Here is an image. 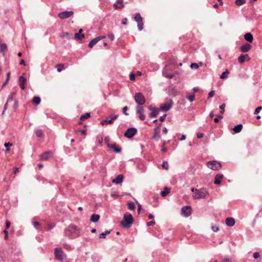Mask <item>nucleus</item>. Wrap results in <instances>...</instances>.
<instances>
[{
  "mask_svg": "<svg viewBox=\"0 0 262 262\" xmlns=\"http://www.w3.org/2000/svg\"><path fill=\"white\" fill-rule=\"evenodd\" d=\"M80 229L74 225H70L65 230L66 235L70 238L73 239L79 236Z\"/></svg>",
  "mask_w": 262,
  "mask_h": 262,
  "instance_id": "obj_1",
  "label": "nucleus"
},
{
  "mask_svg": "<svg viewBox=\"0 0 262 262\" xmlns=\"http://www.w3.org/2000/svg\"><path fill=\"white\" fill-rule=\"evenodd\" d=\"M209 193L207 190L205 188L196 189L195 192L193 193V198L194 199L199 200L207 198Z\"/></svg>",
  "mask_w": 262,
  "mask_h": 262,
  "instance_id": "obj_2",
  "label": "nucleus"
},
{
  "mask_svg": "<svg viewBox=\"0 0 262 262\" xmlns=\"http://www.w3.org/2000/svg\"><path fill=\"white\" fill-rule=\"evenodd\" d=\"M133 223L132 215L129 212H126L124 214L123 219L121 222V225L124 228H129Z\"/></svg>",
  "mask_w": 262,
  "mask_h": 262,
  "instance_id": "obj_3",
  "label": "nucleus"
},
{
  "mask_svg": "<svg viewBox=\"0 0 262 262\" xmlns=\"http://www.w3.org/2000/svg\"><path fill=\"white\" fill-rule=\"evenodd\" d=\"M55 258L60 262H64L66 255L64 254L63 251L60 248H56L55 249Z\"/></svg>",
  "mask_w": 262,
  "mask_h": 262,
  "instance_id": "obj_4",
  "label": "nucleus"
},
{
  "mask_svg": "<svg viewBox=\"0 0 262 262\" xmlns=\"http://www.w3.org/2000/svg\"><path fill=\"white\" fill-rule=\"evenodd\" d=\"M134 99L139 106L143 105L145 103V99L141 93H137L135 94Z\"/></svg>",
  "mask_w": 262,
  "mask_h": 262,
  "instance_id": "obj_5",
  "label": "nucleus"
},
{
  "mask_svg": "<svg viewBox=\"0 0 262 262\" xmlns=\"http://www.w3.org/2000/svg\"><path fill=\"white\" fill-rule=\"evenodd\" d=\"M207 166L208 167L213 170H219L222 166L221 164L216 161L208 162Z\"/></svg>",
  "mask_w": 262,
  "mask_h": 262,
  "instance_id": "obj_6",
  "label": "nucleus"
},
{
  "mask_svg": "<svg viewBox=\"0 0 262 262\" xmlns=\"http://www.w3.org/2000/svg\"><path fill=\"white\" fill-rule=\"evenodd\" d=\"M135 20L138 23V28L140 31L143 29V23L142 18L140 13H136L134 17Z\"/></svg>",
  "mask_w": 262,
  "mask_h": 262,
  "instance_id": "obj_7",
  "label": "nucleus"
},
{
  "mask_svg": "<svg viewBox=\"0 0 262 262\" xmlns=\"http://www.w3.org/2000/svg\"><path fill=\"white\" fill-rule=\"evenodd\" d=\"M137 130L135 127L128 128L124 133V136L127 138H132L137 133Z\"/></svg>",
  "mask_w": 262,
  "mask_h": 262,
  "instance_id": "obj_8",
  "label": "nucleus"
},
{
  "mask_svg": "<svg viewBox=\"0 0 262 262\" xmlns=\"http://www.w3.org/2000/svg\"><path fill=\"white\" fill-rule=\"evenodd\" d=\"M73 14L74 12L72 11H66L59 13L58 16L61 19H66L71 17Z\"/></svg>",
  "mask_w": 262,
  "mask_h": 262,
  "instance_id": "obj_9",
  "label": "nucleus"
},
{
  "mask_svg": "<svg viewBox=\"0 0 262 262\" xmlns=\"http://www.w3.org/2000/svg\"><path fill=\"white\" fill-rule=\"evenodd\" d=\"M136 113L139 115V118L141 120H144L145 119V116L143 113L144 110L141 106L138 105L136 107Z\"/></svg>",
  "mask_w": 262,
  "mask_h": 262,
  "instance_id": "obj_10",
  "label": "nucleus"
},
{
  "mask_svg": "<svg viewBox=\"0 0 262 262\" xmlns=\"http://www.w3.org/2000/svg\"><path fill=\"white\" fill-rule=\"evenodd\" d=\"M172 104L173 102L172 100H169L168 102L162 104L160 109L163 111H168L172 107Z\"/></svg>",
  "mask_w": 262,
  "mask_h": 262,
  "instance_id": "obj_11",
  "label": "nucleus"
},
{
  "mask_svg": "<svg viewBox=\"0 0 262 262\" xmlns=\"http://www.w3.org/2000/svg\"><path fill=\"white\" fill-rule=\"evenodd\" d=\"M181 212L183 215L185 217L190 216L191 214V208L190 206H186L182 208Z\"/></svg>",
  "mask_w": 262,
  "mask_h": 262,
  "instance_id": "obj_12",
  "label": "nucleus"
},
{
  "mask_svg": "<svg viewBox=\"0 0 262 262\" xmlns=\"http://www.w3.org/2000/svg\"><path fill=\"white\" fill-rule=\"evenodd\" d=\"M148 109L151 111V112L149 114V116L150 118L156 117L158 116L159 114V110L157 108L150 105L148 107Z\"/></svg>",
  "mask_w": 262,
  "mask_h": 262,
  "instance_id": "obj_13",
  "label": "nucleus"
},
{
  "mask_svg": "<svg viewBox=\"0 0 262 262\" xmlns=\"http://www.w3.org/2000/svg\"><path fill=\"white\" fill-rule=\"evenodd\" d=\"M53 157V153L50 151H46L40 156L42 160H48Z\"/></svg>",
  "mask_w": 262,
  "mask_h": 262,
  "instance_id": "obj_14",
  "label": "nucleus"
},
{
  "mask_svg": "<svg viewBox=\"0 0 262 262\" xmlns=\"http://www.w3.org/2000/svg\"><path fill=\"white\" fill-rule=\"evenodd\" d=\"M160 128L159 127H157L154 129V134L152 137V139L158 141L160 138Z\"/></svg>",
  "mask_w": 262,
  "mask_h": 262,
  "instance_id": "obj_15",
  "label": "nucleus"
},
{
  "mask_svg": "<svg viewBox=\"0 0 262 262\" xmlns=\"http://www.w3.org/2000/svg\"><path fill=\"white\" fill-rule=\"evenodd\" d=\"M250 60V57L248 54H241L238 58V62L240 63H243L246 61H248Z\"/></svg>",
  "mask_w": 262,
  "mask_h": 262,
  "instance_id": "obj_16",
  "label": "nucleus"
},
{
  "mask_svg": "<svg viewBox=\"0 0 262 262\" xmlns=\"http://www.w3.org/2000/svg\"><path fill=\"white\" fill-rule=\"evenodd\" d=\"M123 178L124 177L123 175L119 174L116 177L115 179L112 180V183L116 184H119L122 182Z\"/></svg>",
  "mask_w": 262,
  "mask_h": 262,
  "instance_id": "obj_17",
  "label": "nucleus"
},
{
  "mask_svg": "<svg viewBox=\"0 0 262 262\" xmlns=\"http://www.w3.org/2000/svg\"><path fill=\"white\" fill-rule=\"evenodd\" d=\"M113 6L116 9H121L124 7L123 0H117L116 3L114 4Z\"/></svg>",
  "mask_w": 262,
  "mask_h": 262,
  "instance_id": "obj_18",
  "label": "nucleus"
},
{
  "mask_svg": "<svg viewBox=\"0 0 262 262\" xmlns=\"http://www.w3.org/2000/svg\"><path fill=\"white\" fill-rule=\"evenodd\" d=\"M251 48V46L248 43L244 44L240 48L241 51L244 53L248 52Z\"/></svg>",
  "mask_w": 262,
  "mask_h": 262,
  "instance_id": "obj_19",
  "label": "nucleus"
},
{
  "mask_svg": "<svg viewBox=\"0 0 262 262\" xmlns=\"http://www.w3.org/2000/svg\"><path fill=\"white\" fill-rule=\"evenodd\" d=\"M26 81V79L23 76H20L19 77V86L22 90H24L25 89V83Z\"/></svg>",
  "mask_w": 262,
  "mask_h": 262,
  "instance_id": "obj_20",
  "label": "nucleus"
},
{
  "mask_svg": "<svg viewBox=\"0 0 262 262\" xmlns=\"http://www.w3.org/2000/svg\"><path fill=\"white\" fill-rule=\"evenodd\" d=\"M235 220L233 217H227L226 219V224L228 226H233L235 224Z\"/></svg>",
  "mask_w": 262,
  "mask_h": 262,
  "instance_id": "obj_21",
  "label": "nucleus"
},
{
  "mask_svg": "<svg viewBox=\"0 0 262 262\" xmlns=\"http://www.w3.org/2000/svg\"><path fill=\"white\" fill-rule=\"evenodd\" d=\"M118 117V115H111L110 116V119H106L105 120V123L107 124H112L114 122V121L116 120Z\"/></svg>",
  "mask_w": 262,
  "mask_h": 262,
  "instance_id": "obj_22",
  "label": "nucleus"
},
{
  "mask_svg": "<svg viewBox=\"0 0 262 262\" xmlns=\"http://www.w3.org/2000/svg\"><path fill=\"white\" fill-rule=\"evenodd\" d=\"M223 178V175L222 174H217L215 177L214 183L216 185H220L221 183V180Z\"/></svg>",
  "mask_w": 262,
  "mask_h": 262,
  "instance_id": "obj_23",
  "label": "nucleus"
},
{
  "mask_svg": "<svg viewBox=\"0 0 262 262\" xmlns=\"http://www.w3.org/2000/svg\"><path fill=\"white\" fill-rule=\"evenodd\" d=\"M244 38L247 41L250 42H252L253 40V37L251 33H246L244 35Z\"/></svg>",
  "mask_w": 262,
  "mask_h": 262,
  "instance_id": "obj_24",
  "label": "nucleus"
},
{
  "mask_svg": "<svg viewBox=\"0 0 262 262\" xmlns=\"http://www.w3.org/2000/svg\"><path fill=\"white\" fill-rule=\"evenodd\" d=\"M82 30L80 29L78 32L75 34L74 37L76 39L81 40L82 38L84 37V35L83 34H81Z\"/></svg>",
  "mask_w": 262,
  "mask_h": 262,
  "instance_id": "obj_25",
  "label": "nucleus"
},
{
  "mask_svg": "<svg viewBox=\"0 0 262 262\" xmlns=\"http://www.w3.org/2000/svg\"><path fill=\"white\" fill-rule=\"evenodd\" d=\"M100 219V216L98 214H93L91 217V221L92 222L96 223L99 221Z\"/></svg>",
  "mask_w": 262,
  "mask_h": 262,
  "instance_id": "obj_26",
  "label": "nucleus"
},
{
  "mask_svg": "<svg viewBox=\"0 0 262 262\" xmlns=\"http://www.w3.org/2000/svg\"><path fill=\"white\" fill-rule=\"evenodd\" d=\"M107 146L110 147V148H113L114 151L116 152V153H119L120 152L121 150V149L120 148H119V147H116V145L115 144H111L110 145L109 144H107Z\"/></svg>",
  "mask_w": 262,
  "mask_h": 262,
  "instance_id": "obj_27",
  "label": "nucleus"
},
{
  "mask_svg": "<svg viewBox=\"0 0 262 262\" xmlns=\"http://www.w3.org/2000/svg\"><path fill=\"white\" fill-rule=\"evenodd\" d=\"M242 128H243V125L242 124H238L236 126H235L233 128V130L235 133H238L239 132H241L242 129Z\"/></svg>",
  "mask_w": 262,
  "mask_h": 262,
  "instance_id": "obj_28",
  "label": "nucleus"
},
{
  "mask_svg": "<svg viewBox=\"0 0 262 262\" xmlns=\"http://www.w3.org/2000/svg\"><path fill=\"white\" fill-rule=\"evenodd\" d=\"M99 41V39L96 37L95 38L91 40L89 43V47L92 48Z\"/></svg>",
  "mask_w": 262,
  "mask_h": 262,
  "instance_id": "obj_29",
  "label": "nucleus"
},
{
  "mask_svg": "<svg viewBox=\"0 0 262 262\" xmlns=\"http://www.w3.org/2000/svg\"><path fill=\"white\" fill-rule=\"evenodd\" d=\"M170 192V189L167 187H165L163 191H161V195L163 197L166 196Z\"/></svg>",
  "mask_w": 262,
  "mask_h": 262,
  "instance_id": "obj_30",
  "label": "nucleus"
},
{
  "mask_svg": "<svg viewBox=\"0 0 262 262\" xmlns=\"http://www.w3.org/2000/svg\"><path fill=\"white\" fill-rule=\"evenodd\" d=\"M32 101L35 104L38 105L40 103V98L37 96L34 97Z\"/></svg>",
  "mask_w": 262,
  "mask_h": 262,
  "instance_id": "obj_31",
  "label": "nucleus"
},
{
  "mask_svg": "<svg viewBox=\"0 0 262 262\" xmlns=\"http://www.w3.org/2000/svg\"><path fill=\"white\" fill-rule=\"evenodd\" d=\"M229 74V72L228 70H226L225 72H223L221 75L220 76V78L221 79H225L226 78L228 74Z\"/></svg>",
  "mask_w": 262,
  "mask_h": 262,
  "instance_id": "obj_32",
  "label": "nucleus"
},
{
  "mask_svg": "<svg viewBox=\"0 0 262 262\" xmlns=\"http://www.w3.org/2000/svg\"><path fill=\"white\" fill-rule=\"evenodd\" d=\"M15 95V93L13 92L11 93L7 99V102L9 103V102H12L13 100V98L14 95Z\"/></svg>",
  "mask_w": 262,
  "mask_h": 262,
  "instance_id": "obj_33",
  "label": "nucleus"
},
{
  "mask_svg": "<svg viewBox=\"0 0 262 262\" xmlns=\"http://www.w3.org/2000/svg\"><path fill=\"white\" fill-rule=\"evenodd\" d=\"M111 232V231L107 230L105 232L102 233L99 235L100 238H105L106 235L110 234Z\"/></svg>",
  "mask_w": 262,
  "mask_h": 262,
  "instance_id": "obj_34",
  "label": "nucleus"
},
{
  "mask_svg": "<svg viewBox=\"0 0 262 262\" xmlns=\"http://www.w3.org/2000/svg\"><path fill=\"white\" fill-rule=\"evenodd\" d=\"M90 117V113H86L84 114V115H82L80 117V120H84L86 119H88Z\"/></svg>",
  "mask_w": 262,
  "mask_h": 262,
  "instance_id": "obj_35",
  "label": "nucleus"
},
{
  "mask_svg": "<svg viewBox=\"0 0 262 262\" xmlns=\"http://www.w3.org/2000/svg\"><path fill=\"white\" fill-rule=\"evenodd\" d=\"M128 207L130 210H134L136 208L135 205L133 202H129L128 203Z\"/></svg>",
  "mask_w": 262,
  "mask_h": 262,
  "instance_id": "obj_36",
  "label": "nucleus"
},
{
  "mask_svg": "<svg viewBox=\"0 0 262 262\" xmlns=\"http://www.w3.org/2000/svg\"><path fill=\"white\" fill-rule=\"evenodd\" d=\"M57 71L58 72H60L63 69H64L63 64H58L57 66Z\"/></svg>",
  "mask_w": 262,
  "mask_h": 262,
  "instance_id": "obj_37",
  "label": "nucleus"
},
{
  "mask_svg": "<svg viewBox=\"0 0 262 262\" xmlns=\"http://www.w3.org/2000/svg\"><path fill=\"white\" fill-rule=\"evenodd\" d=\"M246 3L245 0H236L235 4L237 6H241Z\"/></svg>",
  "mask_w": 262,
  "mask_h": 262,
  "instance_id": "obj_38",
  "label": "nucleus"
},
{
  "mask_svg": "<svg viewBox=\"0 0 262 262\" xmlns=\"http://www.w3.org/2000/svg\"><path fill=\"white\" fill-rule=\"evenodd\" d=\"M162 167L166 170H168L169 168L168 163L167 161H163L162 163Z\"/></svg>",
  "mask_w": 262,
  "mask_h": 262,
  "instance_id": "obj_39",
  "label": "nucleus"
},
{
  "mask_svg": "<svg viewBox=\"0 0 262 262\" xmlns=\"http://www.w3.org/2000/svg\"><path fill=\"white\" fill-rule=\"evenodd\" d=\"M36 135L38 137H41L42 135V130L41 129H37L36 131Z\"/></svg>",
  "mask_w": 262,
  "mask_h": 262,
  "instance_id": "obj_40",
  "label": "nucleus"
},
{
  "mask_svg": "<svg viewBox=\"0 0 262 262\" xmlns=\"http://www.w3.org/2000/svg\"><path fill=\"white\" fill-rule=\"evenodd\" d=\"M1 49L2 52H4L7 50V46L5 43H2L1 45Z\"/></svg>",
  "mask_w": 262,
  "mask_h": 262,
  "instance_id": "obj_41",
  "label": "nucleus"
},
{
  "mask_svg": "<svg viewBox=\"0 0 262 262\" xmlns=\"http://www.w3.org/2000/svg\"><path fill=\"white\" fill-rule=\"evenodd\" d=\"M194 97L195 96L194 94L190 95L187 96V98L190 102H192L194 100Z\"/></svg>",
  "mask_w": 262,
  "mask_h": 262,
  "instance_id": "obj_42",
  "label": "nucleus"
},
{
  "mask_svg": "<svg viewBox=\"0 0 262 262\" xmlns=\"http://www.w3.org/2000/svg\"><path fill=\"white\" fill-rule=\"evenodd\" d=\"M226 106V104L225 103H223L221 106H220V108L221 109V114H223L224 112V109H225V107Z\"/></svg>",
  "mask_w": 262,
  "mask_h": 262,
  "instance_id": "obj_43",
  "label": "nucleus"
},
{
  "mask_svg": "<svg viewBox=\"0 0 262 262\" xmlns=\"http://www.w3.org/2000/svg\"><path fill=\"white\" fill-rule=\"evenodd\" d=\"M212 230L214 232H217L219 230V227L215 225H212L211 227Z\"/></svg>",
  "mask_w": 262,
  "mask_h": 262,
  "instance_id": "obj_44",
  "label": "nucleus"
},
{
  "mask_svg": "<svg viewBox=\"0 0 262 262\" xmlns=\"http://www.w3.org/2000/svg\"><path fill=\"white\" fill-rule=\"evenodd\" d=\"M190 68L198 69L199 68V64L196 63H191L190 65Z\"/></svg>",
  "mask_w": 262,
  "mask_h": 262,
  "instance_id": "obj_45",
  "label": "nucleus"
},
{
  "mask_svg": "<svg viewBox=\"0 0 262 262\" xmlns=\"http://www.w3.org/2000/svg\"><path fill=\"white\" fill-rule=\"evenodd\" d=\"M262 109V107L261 106H258L257 107L255 111H254V114H257L259 113L260 111Z\"/></svg>",
  "mask_w": 262,
  "mask_h": 262,
  "instance_id": "obj_46",
  "label": "nucleus"
},
{
  "mask_svg": "<svg viewBox=\"0 0 262 262\" xmlns=\"http://www.w3.org/2000/svg\"><path fill=\"white\" fill-rule=\"evenodd\" d=\"M5 147L7 148V150H9V147L12 145V144L8 142L5 143Z\"/></svg>",
  "mask_w": 262,
  "mask_h": 262,
  "instance_id": "obj_47",
  "label": "nucleus"
},
{
  "mask_svg": "<svg viewBox=\"0 0 262 262\" xmlns=\"http://www.w3.org/2000/svg\"><path fill=\"white\" fill-rule=\"evenodd\" d=\"M127 110V106H124L123 109H122V111H123V113L126 115V116H127L128 115V114L126 112Z\"/></svg>",
  "mask_w": 262,
  "mask_h": 262,
  "instance_id": "obj_48",
  "label": "nucleus"
},
{
  "mask_svg": "<svg viewBox=\"0 0 262 262\" xmlns=\"http://www.w3.org/2000/svg\"><path fill=\"white\" fill-rule=\"evenodd\" d=\"M107 36L108 37L112 40L113 41L115 37H114V35L113 33H110L107 35Z\"/></svg>",
  "mask_w": 262,
  "mask_h": 262,
  "instance_id": "obj_49",
  "label": "nucleus"
},
{
  "mask_svg": "<svg viewBox=\"0 0 262 262\" xmlns=\"http://www.w3.org/2000/svg\"><path fill=\"white\" fill-rule=\"evenodd\" d=\"M204 135L203 133H197V138L199 139H201L204 137Z\"/></svg>",
  "mask_w": 262,
  "mask_h": 262,
  "instance_id": "obj_50",
  "label": "nucleus"
},
{
  "mask_svg": "<svg viewBox=\"0 0 262 262\" xmlns=\"http://www.w3.org/2000/svg\"><path fill=\"white\" fill-rule=\"evenodd\" d=\"M253 256L254 258L257 259L259 257V254L258 252H255V253H254Z\"/></svg>",
  "mask_w": 262,
  "mask_h": 262,
  "instance_id": "obj_51",
  "label": "nucleus"
},
{
  "mask_svg": "<svg viewBox=\"0 0 262 262\" xmlns=\"http://www.w3.org/2000/svg\"><path fill=\"white\" fill-rule=\"evenodd\" d=\"M214 95V91H211L209 94H208V97L211 98Z\"/></svg>",
  "mask_w": 262,
  "mask_h": 262,
  "instance_id": "obj_52",
  "label": "nucleus"
},
{
  "mask_svg": "<svg viewBox=\"0 0 262 262\" xmlns=\"http://www.w3.org/2000/svg\"><path fill=\"white\" fill-rule=\"evenodd\" d=\"M129 78L131 80H134L135 79V74L131 73L129 75Z\"/></svg>",
  "mask_w": 262,
  "mask_h": 262,
  "instance_id": "obj_53",
  "label": "nucleus"
},
{
  "mask_svg": "<svg viewBox=\"0 0 262 262\" xmlns=\"http://www.w3.org/2000/svg\"><path fill=\"white\" fill-rule=\"evenodd\" d=\"M10 225H11L10 222L9 221H6V229H8L10 227Z\"/></svg>",
  "mask_w": 262,
  "mask_h": 262,
  "instance_id": "obj_54",
  "label": "nucleus"
},
{
  "mask_svg": "<svg viewBox=\"0 0 262 262\" xmlns=\"http://www.w3.org/2000/svg\"><path fill=\"white\" fill-rule=\"evenodd\" d=\"M155 224V222L154 221L149 222L147 223V226H152Z\"/></svg>",
  "mask_w": 262,
  "mask_h": 262,
  "instance_id": "obj_55",
  "label": "nucleus"
},
{
  "mask_svg": "<svg viewBox=\"0 0 262 262\" xmlns=\"http://www.w3.org/2000/svg\"><path fill=\"white\" fill-rule=\"evenodd\" d=\"M166 116V114H165L164 115H163L162 116H161L159 118L160 121H161L162 122L164 121V120L165 119Z\"/></svg>",
  "mask_w": 262,
  "mask_h": 262,
  "instance_id": "obj_56",
  "label": "nucleus"
},
{
  "mask_svg": "<svg viewBox=\"0 0 262 262\" xmlns=\"http://www.w3.org/2000/svg\"><path fill=\"white\" fill-rule=\"evenodd\" d=\"M165 144V143H163V145L161 148V151L164 152L167 151V148L165 147H164Z\"/></svg>",
  "mask_w": 262,
  "mask_h": 262,
  "instance_id": "obj_57",
  "label": "nucleus"
},
{
  "mask_svg": "<svg viewBox=\"0 0 262 262\" xmlns=\"http://www.w3.org/2000/svg\"><path fill=\"white\" fill-rule=\"evenodd\" d=\"M9 77H10V73H8L7 74V79L6 80V81H5L4 84H6L8 82V81L9 79Z\"/></svg>",
  "mask_w": 262,
  "mask_h": 262,
  "instance_id": "obj_58",
  "label": "nucleus"
},
{
  "mask_svg": "<svg viewBox=\"0 0 262 262\" xmlns=\"http://www.w3.org/2000/svg\"><path fill=\"white\" fill-rule=\"evenodd\" d=\"M8 104V103H7V102H6V103H5V104L4 105V111H3V112L2 113L3 114H4L5 111L7 109Z\"/></svg>",
  "mask_w": 262,
  "mask_h": 262,
  "instance_id": "obj_59",
  "label": "nucleus"
},
{
  "mask_svg": "<svg viewBox=\"0 0 262 262\" xmlns=\"http://www.w3.org/2000/svg\"><path fill=\"white\" fill-rule=\"evenodd\" d=\"M222 262H231V260L228 258H225L223 259Z\"/></svg>",
  "mask_w": 262,
  "mask_h": 262,
  "instance_id": "obj_60",
  "label": "nucleus"
},
{
  "mask_svg": "<svg viewBox=\"0 0 262 262\" xmlns=\"http://www.w3.org/2000/svg\"><path fill=\"white\" fill-rule=\"evenodd\" d=\"M39 225V223L38 222H34L33 223V226L35 228H37V227Z\"/></svg>",
  "mask_w": 262,
  "mask_h": 262,
  "instance_id": "obj_61",
  "label": "nucleus"
},
{
  "mask_svg": "<svg viewBox=\"0 0 262 262\" xmlns=\"http://www.w3.org/2000/svg\"><path fill=\"white\" fill-rule=\"evenodd\" d=\"M78 131L80 132L83 135H86V130H85L79 129Z\"/></svg>",
  "mask_w": 262,
  "mask_h": 262,
  "instance_id": "obj_62",
  "label": "nucleus"
},
{
  "mask_svg": "<svg viewBox=\"0 0 262 262\" xmlns=\"http://www.w3.org/2000/svg\"><path fill=\"white\" fill-rule=\"evenodd\" d=\"M127 18H125L122 20V24L123 25H126L127 24Z\"/></svg>",
  "mask_w": 262,
  "mask_h": 262,
  "instance_id": "obj_63",
  "label": "nucleus"
},
{
  "mask_svg": "<svg viewBox=\"0 0 262 262\" xmlns=\"http://www.w3.org/2000/svg\"><path fill=\"white\" fill-rule=\"evenodd\" d=\"M186 136L185 135H183L180 139V141H183L185 140Z\"/></svg>",
  "mask_w": 262,
  "mask_h": 262,
  "instance_id": "obj_64",
  "label": "nucleus"
}]
</instances>
